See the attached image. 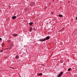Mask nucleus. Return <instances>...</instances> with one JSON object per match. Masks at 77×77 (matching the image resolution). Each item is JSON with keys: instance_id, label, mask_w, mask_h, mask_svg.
Returning <instances> with one entry per match:
<instances>
[{"instance_id": "7", "label": "nucleus", "mask_w": 77, "mask_h": 77, "mask_svg": "<svg viewBox=\"0 0 77 77\" xmlns=\"http://www.w3.org/2000/svg\"><path fill=\"white\" fill-rule=\"evenodd\" d=\"M2 46L3 47L5 46V44L2 43Z\"/></svg>"}, {"instance_id": "5", "label": "nucleus", "mask_w": 77, "mask_h": 77, "mask_svg": "<svg viewBox=\"0 0 77 77\" xmlns=\"http://www.w3.org/2000/svg\"><path fill=\"white\" fill-rule=\"evenodd\" d=\"M33 23V22H30L29 23V24L30 26H32Z\"/></svg>"}, {"instance_id": "10", "label": "nucleus", "mask_w": 77, "mask_h": 77, "mask_svg": "<svg viewBox=\"0 0 77 77\" xmlns=\"http://www.w3.org/2000/svg\"><path fill=\"white\" fill-rule=\"evenodd\" d=\"M71 68H69L68 69V71H70L71 70Z\"/></svg>"}, {"instance_id": "9", "label": "nucleus", "mask_w": 77, "mask_h": 77, "mask_svg": "<svg viewBox=\"0 0 77 77\" xmlns=\"http://www.w3.org/2000/svg\"><path fill=\"white\" fill-rule=\"evenodd\" d=\"M7 42L8 43H10V42H11V40H8L7 41Z\"/></svg>"}, {"instance_id": "15", "label": "nucleus", "mask_w": 77, "mask_h": 77, "mask_svg": "<svg viewBox=\"0 0 77 77\" xmlns=\"http://www.w3.org/2000/svg\"><path fill=\"white\" fill-rule=\"evenodd\" d=\"M33 29L34 30H35V28H33Z\"/></svg>"}, {"instance_id": "1", "label": "nucleus", "mask_w": 77, "mask_h": 77, "mask_svg": "<svg viewBox=\"0 0 77 77\" xmlns=\"http://www.w3.org/2000/svg\"><path fill=\"white\" fill-rule=\"evenodd\" d=\"M50 36H48L46 37V39L44 38V39H40L38 40L39 41H40V42H43L44 41H45L46 40H48L50 39Z\"/></svg>"}, {"instance_id": "13", "label": "nucleus", "mask_w": 77, "mask_h": 77, "mask_svg": "<svg viewBox=\"0 0 77 77\" xmlns=\"http://www.w3.org/2000/svg\"><path fill=\"white\" fill-rule=\"evenodd\" d=\"M0 51L1 53H2L3 52V50H1Z\"/></svg>"}, {"instance_id": "14", "label": "nucleus", "mask_w": 77, "mask_h": 77, "mask_svg": "<svg viewBox=\"0 0 77 77\" xmlns=\"http://www.w3.org/2000/svg\"><path fill=\"white\" fill-rule=\"evenodd\" d=\"M2 38H0V41H2Z\"/></svg>"}, {"instance_id": "11", "label": "nucleus", "mask_w": 77, "mask_h": 77, "mask_svg": "<svg viewBox=\"0 0 77 77\" xmlns=\"http://www.w3.org/2000/svg\"><path fill=\"white\" fill-rule=\"evenodd\" d=\"M42 75V73H40L38 75Z\"/></svg>"}, {"instance_id": "17", "label": "nucleus", "mask_w": 77, "mask_h": 77, "mask_svg": "<svg viewBox=\"0 0 77 77\" xmlns=\"http://www.w3.org/2000/svg\"><path fill=\"white\" fill-rule=\"evenodd\" d=\"M69 2V3L70 2Z\"/></svg>"}, {"instance_id": "3", "label": "nucleus", "mask_w": 77, "mask_h": 77, "mask_svg": "<svg viewBox=\"0 0 77 77\" xmlns=\"http://www.w3.org/2000/svg\"><path fill=\"white\" fill-rule=\"evenodd\" d=\"M16 18L17 17H16V16H13L12 17V19H13V20H15V18Z\"/></svg>"}, {"instance_id": "4", "label": "nucleus", "mask_w": 77, "mask_h": 77, "mask_svg": "<svg viewBox=\"0 0 77 77\" xmlns=\"http://www.w3.org/2000/svg\"><path fill=\"white\" fill-rule=\"evenodd\" d=\"M13 36H18V34H14L13 35Z\"/></svg>"}, {"instance_id": "6", "label": "nucleus", "mask_w": 77, "mask_h": 77, "mask_svg": "<svg viewBox=\"0 0 77 77\" xmlns=\"http://www.w3.org/2000/svg\"><path fill=\"white\" fill-rule=\"evenodd\" d=\"M58 16L59 17H63V15H58Z\"/></svg>"}, {"instance_id": "12", "label": "nucleus", "mask_w": 77, "mask_h": 77, "mask_svg": "<svg viewBox=\"0 0 77 77\" xmlns=\"http://www.w3.org/2000/svg\"><path fill=\"white\" fill-rule=\"evenodd\" d=\"M32 30V27H30V30L31 31Z\"/></svg>"}, {"instance_id": "2", "label": "nucleus", "mask_w": 77, "mask_h": 77, "mask_svg": "<svg viewBox=\"0 0 77 77\" xmlns=\"http://www.w3.org/2000/svg\"><path fill=\"white\" fill-rule=\"evenodd\" d=\"M62 74H63V72H61L59 74L57 75V76L58 77H61V76L62 75Z\"/></svg>"}, {"instance_id": "8", "label": "nucleus", "mask_w": 77, "mask_h": 77, "mask_svg": "<svg viewBox=\"0 0 77 77\" xmlns=\"http://www.w3.org/2000/svg\"><path fill=\"white\" fill-rule=\"evenodd\" d=\"M16 59H19V56H18V55H17L16 56Z\"/></svg>"}, {"instance_id": "16", "label": "nucleus", "mask_w": 77, "mask_h": 77, "mask_svg": "<svg viewBox=\"0 0 77 77\" xmlns=\"http://www.w3.org/2000/svg\"><path fill=\"white\" fill-rule=\"evenodd\" d=\"M29 32H31V31H30V29L29 30Z\"/></svg>"}]
</instances>
